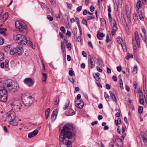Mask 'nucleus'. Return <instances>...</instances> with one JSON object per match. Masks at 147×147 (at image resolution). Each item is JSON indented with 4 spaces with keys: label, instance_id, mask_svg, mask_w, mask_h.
<instances>
[{
    "label": "nucleus",
    "instance_id": "1",
    "mask_svg": "<svg viewBox=\"0 0 147 147\" xmlns=\"http://www.w3.org/2000/svg\"><path fill=\"white\" fill-rule=\"evenodd\" d=\"M4 89L0 90V102H5L7 100V91L5 89L7 88L10 92L14 93L18 89V84L11 80H5L3 83Z\"/></svg>",
    "mask_w": 147,
    "mask_h": 147
},
{
    "label": "nucleus",
    "instance_id": "2",
    "mask_svg": "<svg viewBox=\"0 0 147 147\" xmlns=\"http://www.w3.org/2000/svg\"><path fill=\"white\" fill-rule=\"evenodd\" d=\"M75 130V128L72 125L67 124L63 127L59 136V141L66 145L65 147H72V142L69 139L73 137L74 135L72 131Z\"/></svg>",
    "mask_w": 147,
    "mask_h": 147
},
{
    "label": "nucleus",
    "instance_id": "3",
    "mask_svg": "<svg viewBox=\"0 0 147 147\" xmlns=\"http://www.w3.org/2000/svg\"><path fill=\"white\" fill-rule=\"evenodd\" d=\"M13 39L18 43L21 45L27 44L32 49H34L35 47L33 45L32 42L28 40L24 35L18 34L13 36Z\"/></svg>",
    "mask_w": 147,
    "mask_h": 147
},
{
    "label": "nucleus",
    "instance_id": "4",
    "mask_svg": "<svg viewBox=\"0 0 147 147\" xmlns=\"http://www.w3.org/2000/svg\"><path fill=\"white\" fill-rule=\"evenodd\" d=\"M10 105L12 108L16 111H19L22 106L21 101L17 98H13L11 100Z\"/></svg>",
    "mask_w": 147,
    "mask_h": 147
},
{
    "label": "nucleus",
    "instance_id": "5",
    "mask_svg": "<svg viewBox=\"0 0 147 147\" xmlns=\"http://www.w3.org/2000/svg\"><path fill=\"white\" fill-rule=\"evenodd\" d=\"M97 59L93 55H89L88 56V67L92 69L95 66V62Z\"/></svg>",
    "mask_w": 147,
    "mask_h": 147
},
{
    "label": "nucleus",
    "instance_id": "6",
    "mask_svg": "<svg viewBox=\"0 0 147 147\" xmlns=\"http://www.w3.org/2000/svg\"><path fill=\"white\" fill-rule=\"evenodd\" d=\"M15 25L16 28L19 29L20 31H22L24 29H27V27L25 24L19 21H16Z\"/></svg>",
    "mask_w": 147,
    "mask_h": 147
},
{
    "label": "nucleus",
    "instance_id": "7",
    "mask_svg": "<svg viewBox=\"0 0 147 147\" xmlns=\"http://www.w3.org/2000/svg\"><path fill=\"white\" fill-rule=\"evenodd\" d=\"M16 116V114L14 111H10L6 114V120L9 122L15 119Z\"/></svg>",
    "mask_w": 147,
    "mask_h": 147
},
{
    "label": "nucleus",
    "instance_id": "8",
    "mask_svg": "<svg viewBox=\"0 0 147 147\" xmlns=\"http://www.w3.org/2000/svg\"><path fill=\"white\" fill-rule=\"evenodd\" d=\"M32 98V96H30L28 97H26L23 101V103L26 106H28L31 102Z\"/></svg>",
    "mask_w": 147,
    "mask_h": 147
},
{
    "label": "nucleus",
    "instance_id": "9",
    "mask_svg": "<svg viewBox=\"0 0 147 147\" xmlns=\"http://www.w3.org/2000/svg\"><path fill=\"white\" fill-rule=\"evenodd\" d=\"M16 53L18 54L19 55L22 54L24 52V50L22 46H18L15 48Z\"/></svg>",
    "mask_w": 147,
    "mask_h": 147
},
{
    "label": "nucleus",
    "instance_id": "10",
    "mask_svg": "<svg viewBox=\"0 0 147 147\" xmlns=\"http://www.w3.org/2000/svg\"><path fill=\"white\" fill-rule=\"evenodd\" d=\"M24 82L29 87H31L33 85L32 80L30 78H26L24 80Z\"/></svg>",
    "mask_w": 147,
    "mask_h": 147
},
{
    "label": "nucleus",
    "instance_id": "11",
    "mask_svg": "<svg viewBox=\"0 0 147 147\" xmlns=\"http://www.w3.org/2000/svg\"><path fill=\"white\" fill-rule=\"evenodd\" d=\"M76 102L77 101L76 100L75 102L76 106L79 109H82L83 108L84 105V103L83 101L80 100L79 101V102L78 103H76Z\"/></svg>",
    "mask_w": 147,
    "mask_h": 147
},
{
    "label": "nucleus",
    "instance_id": "12",
    "mask_svg": "<svg viewBox=\"0 0 147 147\" xmlns=\"http://www.w3.org/2000/svg\"><path fill=\"white\" fill-rule=\"evenodd\" d=\"M38 130L37 129H35L32 132L29 133L28 134V138H31L36 136L38 134Z\"/></svg>",
    "mask_w": 147,
    "mask_h": 147
},
{
    "label": "nucleus",
    "instance_id": "13",
    "mask_svg": "<svg viewBox=\"0 0 147 147\" xmlns=\"http://www.w3.org/2000/svg\"><path fill=\"white\" fill-rule=\"evenodd\" d=\"M113 142H114L115 144L116 145V146H121L122 145V141L121 139L119 138H117L116 139L115 141H113Z\"/></svg>",
    "mask_w": 147,
    "mask_h": 147
},
{
    "label": "nucleus",
    "instance_id": "14",
    "mask_svg": "<svg viewBox=\"0 0 147 147\" xmlns=\"http://www.w3.org/2000/svg\"><path fill=\"white\" fill-rule=\"evenodd\" d=\"M135 40L137 41V45L138 46V47H139L140 44V40L138 32L137 31L135 32Z\"/></svg>",
    "mask_w": 147,
    "mask_h": 147
},
{
    "label": "nucleus",
    "instance_id": "15",
    "mask_svg": "<svg viewBox=\"0 0 147 147\" xmlns=\"http://www.w3.org/2000/svg\"><path fill=\"white\" fill-rule=\"evenodd\" d=\"M65 114L67 116H72L74 115L75 112L71 109H69L68 111L65 112Z\"/></svg>",
    "mask_w": 147,
    "mask_h": 147
},
{
    "label": "nucleus",
    "instance_id": "16",
    "mask_svg": "<svg viewBox=\"0 0 147 147\" xmlns=\"http://www.w3.org/2000/svg\"><path fill=\"white\" fill-rule=\"evenodd\" d=\"M8 17V14L7 13H5L4 15L0 16V20L2 21H4L5 20H6Z\"/></svg>",
    "mask_w": 147,
    "mask_h": 147
},
{
    "label": "nucleus",
    "instance_id": "17",
    "mask_svg": "<svg viewBox=\"0 0 147 147\" xmlns=\"http://www.w3.org/2000/svg\"><path fill=\"white\" fill-rule=\"evenodd\" d=\"M105 35L103 33H100L99 31H98L96 36L99 40H100L102 39V38L104 37Z\"/></svg>",
    "mask_w": 147,
    "mask_h": 147
},
{
    "label": "nucleus",
    "instance_id": "18",
    "mask_svg": "<svg viewBox=\"0 0 147 147\" xmlns=\"http://www.w3.org/2000/svg\"><path fill=\"white\" fill-rule=\"evenodd\" d=\"M9 122L11 125L14 126H17L18 125V122L16 121V119H14Z\"/></svg>",
    "mask_w": 147,
    "mask_h": 147
},
{
    "label": "nucleus",
    "instance_id": "19",
    "mask_svg": "<svg viewBox=\"0 0 147 147\" xmlns=\"http://www.w3.org/2000/svg\"><path fill=\"white\" fill-rule=\"evenodd\" d=\"M56 111V109L54 110L53 111V112H55ZM56 116L57 115L55 113H53L52 114L51 116V119L52 121H54L56 119Z\"/></svg>",
    "mask_w": 147,
    "mask_h": 147
},
{
    "label": "nucleus",
    "instance_id": "20",
    "mask_svg": "<svg viewBox=\"0 0 147 147\" xmlns=\"http://www.w3.org/2000/svg\"><path fill=\"white\" fill-rule=\"evenodd\" d=\"M69 99H67L66 103L64 105V107L63 108V109L65 110L69 107Z\"/></svg>",
    "mask_w": 147,
    "mask_h": 147
},
{
    "label": "nucleus",
    "instance_id": "21",
    "mask_svg": "<svg viewBox=\"0 0 147 147\" xmlns=\"http://www.w3.org/2000/svg\"><path fill=\"white\" fill-rule=\"evenodd\" d=\"M50 111V109L48 108L45 111V118L47 119L49 117V113Z\"/></svg>",
    "mask_w": 147,
    "mask_h": 147
},
{
    "label": "nucleus",
    "instance_id": "22",
    "mask_svg": "<svg viewBox=\"0 0 147 147\" xmlns=\"http://www.w3.org/2000/svg\"><path fill=\"white\" fill-rule=\"evenodd\" d=\"M112 23L113 24V26L112 30H115L116 31L117 30V28L116 26V22L115 20H113Z\"/></svg>",
    "mask_w": 147,
    "mask_h": 147
},
{
    "label": "nucleus",
    "instance_id": "23",
    "mask_svg": "<svg viewBox=\"0 0 147 147\" xmlns=\"http://www.w3.org/2000/svg\"><path fill=\"white\" fill-rule=\"evenodd\" d=\"M110 95L111 98L115 102H116L117 101V100L115 94H114L113 93H111L110 94Z\"/></svg>",
    "mask_w": 147,
    "mask_h": 147
},
{
    "label": "nucleus",
    "instance_id": "24",
    "mask_svg": "<svg viewBox=\"0 0 147 147\" xmlns=\"http://www.w3.org/2000/svg\"><path fill=\"white\" fill-rule=\"evenodd\" d=\"M6 29L5 28H0V34H5Z\"/></svg>",
    "mask_w": 147,
    "mask_h": 147
},
{
    "label": "nucleus",
    "instance_id": "25",
    "mask_svg": "<svg viewBox=\"0 0 147 147\" xmlns=\"http://www.w3.org/2000/svg\"><path fill=\"white\" fill-rule=\"evenodd\" d=\"M143 111V107L142 106H140L139 107L138 111V113L140 114H141L142 113Z\"/></svg>",
    "mask_w": 147,
    "mask_h": 147
},
{
    "label": "nucleus",
    "instance_id": "26",
    "mask_svg": "<svg viewBox=\"0 0 147 147\" xmlns=\"http://www.w3.org/2000/svg\"><path fill=\"white\" fill-rule=\"evenodd\" d=\"M138 13L139 14V16L140 19L141 20H142V21H144V18L142 15L141 12L140 11V12H138Z\"/></svg>",
    "mask_w": 147,
    "mask_h": 147
},
{
    "label": "nucleus",
    "instance_id": "27",
    "mask_svg": "<svg viewBox=\"0 0 147 147\" xmlns=\"http://www.w3.org/2000/svg\"><path fill=\"white\" fill-rule=\"evenodd\" d=\"M42 76H43L42 81L44 82H45L47 78V75L45 73H44L42 74Z\"/></svg>",
    "mask_w": 147,
    "mask_h": 147
},
{
    "label": "nucleus",
    "instance_id": "28",
    "mask_svg": "<svg viewBox=\"0 0 147 147\" xmlns=\"http://www.w3.org/2000/svg\"><path fill=\"white\" fill-rule=\"evenodd\" d=\"M140 135L141 136L142 138L146 137V134L144 132L141 131V132Z\"/></svg>",
    "mask_w": 147,
    "mask_h": 147
},
{
    "label": "nucleus",
    "instance_id": "29",
    "mask_svg": "<svg viewBox=\"0 0 147 147\" xmlns=\"http://www.w3.org/2000/svg\"><path fill=\"white\" fill-rule=\"evenodd\" d=\"M141 3L140 1H138L137 3L136 6L138 9L141 7Z\"/></svg>",
    "mask_w": 147,
    "mask_h": 147
},
{
    "label": "nucleus",
    "instance_id": "30",
    "mask_svg": "<svg viewBox=\"0 0 147 147\" xmlns=\"http://www.w3.org/2000/svg\"><path fill=\"white\" fill-rule=\"evenodd\" d=\"M77 32V29L76 28H74L73 29L72 32L74 35H76Z\"/></svg>",
    "mask_w": 147,
    "mask_h": 147
},
{
    "label": "nucleus",
    "instance_id": "31",
    "mask_svg": "<svg viewBox=\"0 0 147 147\" xmlns=\"http://www.w3.org/2000/svg\"><path fill=\"white\" fill-rule=\"evenodd\" d=\"M15 48L9 51L10 54L11 55H14L16 53V51H15Z\"/></svg>",
    "mask_w": 147,
    "mask_h": 147
},
{
    "label": "nucleus",
    "instance_id": "32",
    "mask_svg": "<svg viewBox=\"0 0 147 147\" xmlns=\"http://www.w3.org/2000/svg\"><path fill=\"white\" fill-rule=\"evenodd\" d=\"M141 29L142 31L144 34V36H145V35H146V29L144 28L143 26H142L141 27Z\"/></svg>",
    "mask_w": 147,
    "mask_h": 147
},
{
    "label": "nucleus",
    "instance_id": "33",
    "mask_svg": "<svg viewBox=\"0 0 147 147\" xmlns=\"http://www.w3.org/2000/svg\"><path fill=\"white\" fill-rule=\"evenodd\" d=\"M4 42V39L2 37L0 36V45H3Z\"/></svg>",
    "mask_w": 147,
    "mask_h": 147
},
{
    "label": "nucleus",
    "instance_id": "34",
    "mask_svg": "<svg viewBox=\"0 0 147 147\" xmlns=\"http://www.w3.org/2000/svg\"><path fill=\"white\" fill-rule=\"evenodd\" d=\"M4 55L1 53H0V62L2 61L4 59Z\"/></svg>",
    "mask_w": 147,
    "mask_h": 147
},
{
    "label": "nucleus",
    "instance_id": "35",
    "mask_svg": "<svg viewBox=\"0 0 147 147\" xmlns=\"http://www.w3.org/2000/svg\"><path fill=\"white\" fill-rule=\"evenodd\" d=\"M10 49L9 46H7L4 48V50L6 52H7Z\"/></svg>",
    "mask_w": 147,
    "mask_h": 147
},
{
    "label": "nucleus",
    "instance_id": "36",
    "mask_svg": "<svg viewBox=\"0 0 147 147\" xmlns=\"http://www.w3.org/2000/svg\"><path fill=\"white\" fill-rule=\"evenodd\" d=\"M95 18V16H88L87 17V20H91L94 19Z\"/></svg>",
    "mask_w": 147,
    "mask_h": 147
},
{
    "label": "nucleus",
    "instance_id": "37",
    "mask_svg": "<svg viewBox=\"0 0 147 147\" xmlns=\"http://www.w3.org/2000/svg\"><path fill=\"white\" fill-rule=\"evenodd\" d=\"M100 21L101 23L103 24L106 25V22L104 18H101L100 19Z\"/></svg>",
    "mask_w": 147,
    "mask_h": 147
},
{
    "label": "nucleus",
    "instance_id": "38",
    "mask_svg": "<svg viewBox=\"0 0 147 147\" xmlns=\"http://www.w3.org/2000/svg\"><path fill=\"white\" fill-rule=\"evenodd\" d=\"M133 55L131 54H130V53H128L127 56L126 57V59L128 60L129 59L133 57Z\"/></svg>",
    "mask_w": 147,
    "mask_h": 147
},
{
    "label": "nucleus",
    "instance_id": "39",
    "mask_svg": "<svg viewBox=\"0 0 147 147\" xmlns=\"http://www.w3.org/2000/svg\"><path fill=\"white\" fill-rule=\"evenodd\" d=\"M125 12H126V16H127V18L128 20L130 21V15L128 13V11L127 10H126Z\"/></svg>",
    "mask_w": 147,
    "mask_h": 147
},
{
    "label": "nucleus",
    "instance_id": "40",
    "mask_svg": "<svg viewBox=\"0 0 147 147\" xmlns=\"http://www.w3.org/2000/svg\"><path fill=\"white\" fill-rule=\"evenodd\" d=\"M137 71V66H135V67L134 68L133 71L132 73H134V74H135L136 73Z\"/></svg>",
    "mask_w": 147,
    "mask_h": 147
},
{
    "label": "nucleus",
    "instance_id": "41",
    "mask_svg": "<svg viewBox=\"0 0 147 147\" xmlns=\"http://www.w3.org/2000/svg\"><path fill=\"white\" fill-rule=\"evenodd\" d=\"M143 142H144V145L145 146H146L147 144V140L146 139V137L144 138H142Z\"/></svg>",
    "mask_w": 147,
    "mask_h": 147
},
{
    "label": "nucleus",
    "instance_id": "42",
    "mask_svg": "<svg viewBox=\"0 0 147 147\" xmlns=\"http://www.w3.org/2000/svg\"><path fill=\"white\" fill-rule=\"evenodd\" d=\"M97 144L98 146H100L101 147H105L102 144V143L100 141H98V142Z\"/></svg>",
    "mask_w": 147,
    "mask_h": 147
},
{
    "label": "nucleus",
    "instance_id": "43",
    "mask_svg": "<svg viewBox=\"0 0 147 147\" xmlns=\"http://www.w3.org/2000/svg\"><path fill=\"white\" fill-rule=\"evenodd\" d=\"M82 23L87 26V22L86 20L85 19H83L82 20Z\"/></svg>",
    "mask_w": 147,
    "mask_h": 147
},
{
    "label": "nucleus",
    "instance_id": "44",
    "mask_svg": "<svg viewBox=\"0 0 147 147\" xmlns=\"http://www.w3.org/2000/svg\"><path fill=\"white\" fill-rule=\"evenodd\" d=\"M139 102L141 104L143 105L144 103V99L142 98H140Z\"/></svg>",
    "mask_w": 147,
    "mask_h": 147
},
{
    "label": "nucleus",
    "instance_id": "45",
    "mask_svg": "<svg viewBox=\"0 0 147 147\" xmlns=\"http://www.w3.org/2000/svg\"><path fill=\"white\" fill-rule=\"evenodd\" d=\"M8 62L9 61L8 60H6L5 62V67L6 68H7L8 66Z\"/></svg>",
    "mask_w": 147,
    "mask_h": 147
},
{
    "label": "nucleus",
    "instance_id": "46",
    "mask_svg": "<svg viewBox=\"0 0 147 147\" xmlns=\"http://www.w3.org/2000/svg\"><path fill=\"white\" fill-rule=\"evenodd\" d=\"M117 41L119 43H121V41H122V40L120 37H117Z\"/></svg>",
    "mask_w": 147,
    "mask_h": 147
},
{
    "label": "nucleus",
    "instance_id": "47",
    "mask_svg": "<svg viewBox=\"0 0 147 147\" xmlns=\"http://www.w3.org/2000/svg\"><path fill=\"white\" fill-rule=\"evenodd\" d=\"M69 75L71 76L75 75L74 73V71L72 70H69Z\"/></svg>",
    "mask_w": 147,
    "mask_h": 147
},
{
    "label": "nucleus",
    "instance_id": "48",
    "mask_svg": "<svg viewBox=\"0 0 147 147\" xmlns=\"http://www.w3.org/2000/svg\"><path fill=\"white\" fill-rule=\"evenodd\" d=\"M59 102V99L58 98H56V100L55 101L54 104L55 105H57Z\"/></svg>",
    "mask_w": 147,
    "mask_h": 147
},
{
    "label": "nucleus",
    "instance_id": "49",
    "mask_svg": "<svg viewBox=\"0 0 147 147\" xmlns=\"http://www.w3.org/2000/svg\"><path fill=\"white\" fill-rule=\"evenodd\" d=\"M61 49H65V44L63 42H61Z\"/></svg>",
    "mask_w": 147,
    "mask_h": 147
},
{
    "label": "nucleus",
    "instance_id": "50",
    "mask_svg": "<svg viewBox=\"0 0 147 147\" xmlns=\"http://www.w3.org/2000/svg\"><path fill=\"white\" fill-rule=\"evenodd\" d=\"M67 47L69 50H70L71 49V45L70 43H69L67 45Z\"/></svg>",
    "mask_w": 147,
    "mask_h": 147
},
{
    "label": "nucleus",
    "instance_id": "51",
    "mask_svg": "<svg viewBox=\"0 0 147 147\" xmlns=\"http://www.w3.org/2000/svg\"><path fill=\"white\" fill-rule=\"evenodd\" d=\"M60 29L61 30L62 32L63 33H64L65 32V29L63 26H61L60 28Z\"/></svg>",
    "mask_w": 147,
    "mask_h": 147
},
{
    "label": "nucleus",
    "instance_id": "52",
    "mask_svg": "<svg viewBox=\"0 0 147 147\" xmlns=\"http://www.w3.org/2000/svg\"><path fill=\"white\" fill-rule=\"evenodd\" d=\"M119 84L120 85V87L121 88H123V81L121 79H120L119 80Z\"/></svg>",
    "mask_w": 147,
    "mask_h": 147
},
{
    "label": "nucleus",
    "instance_id": "53",
    "mask_svg": "<svg viewBox=\"0 0 147 147\" xmlns=\"http://www.w3.org/2000/svg\"><path fill=\"white\" fill-rule=\"evenodd\" d=\"M142 40L144 41L146 43H147V36L145 35V36H144V38L143 37L142 38Z\"/></svg>",
    "mask_w": 147,
    "mask_h": 147
},
{
    "label": "nucleus",
    "instance_id": "54",
    "mask_svg": "<svg viewBox=\"0 0 147 147\" xmlns=\"http://www.w3.org/2000/svg\"><path fill=\"white\" fill-rule=\"evenodd\" d=\"M133 18L135 20H137L138 19V16L136 14L134 15Z\"/></svg>",
    "mask_w": 147,
    "mask_h": 147
},
{
    "label": "nucleus",
    "instance_id": "55",
    "mask_svg": "<svg viewBox=\"0 0 147 147\" xmlns=\"http://www.w3.org/2000/svg\"><path fill=\"white\" fill-rule=\"evenodd\" d=\"M94 7L93 5H91L90 8V11L92 12L94 11Z\"/></svg>",
    "mask_w": 147,
    "mask_h": 147
},
{
    "label": "nucleus",
    "instance_id": "56",
    "mask_svg": "<svg viewBox=\"0 0 147 147\" xmlns=\"http://www.w3.org/2000/svg\"><path fill=\"white\" fill-rule=\"evenodd\" d=\"M108 17H109V19L110 20V22H111L112 23V21L113 20H112V17H111V15L110 13H108Z\"/></svg>",
    "mask_w": 147,
    "mask_h": 147
},
{
    "label": "nucleus",
    "instance_id": "57",
    "mask_svg": "<svg viewBox=\"0 0 147 147\" xmlns=\"http://www.w3.org/2000/svg\"><path fill=\"white\" fill-rule=\"evenodd\" d=\"M114 145L112 144V142H111L109 144V147H119V146H116L115 147H114Z\"/></svg>",
    "mask_w": 147,
    "mask_h": 147
},
{
    "label": "nucleus",
    "instance_id": "58",
    "mask_svg": "<svg viewBox=\"0 0 147 147\" xmlns=\"http://www.w3.org/2000/svg\"><path fill=\"white\" fill-rule=\"evenodd\" d=\"M47 18L50 21H52L53 20V18L50 15H48L47 16Z\"/></svg>",
    "mask_w": 147,
    "mask_h": 147
},
{
    "label": "nucleus",
    "instance_id": "59",
    "mask_svg": "<svg viewBox=\"0 0 147 147\" xmlns=\"http://www.w3.org/2000/svg\"><path fill=\"white\" fill-rule=\"evenodd\" d=\"M82 6H80L77 8V11L78 12H79L81 11V10L82 9Z\"/></svg>",
    "mask_w": 147,
    "mask_h": 147
},
{
    "label": "nucleus",
    "instance_id": "60",
    "mask_svg": "<svg viewBox=\"0 0 147 147\" xmlns=\"http://www.w3.org/2000/svg\"><path fill=\"white\" fill-rule=\"evenodd\" d=\"M70 82H71L72 84L74 83V81L73 78L72 77H70L68 78Z\"/></svg>",
    "mask_w": 147,
    "mask_h": 147
},
{
    "label": "nucleus",
    "instance_id": "61",
    "mask_svg": "<svg viewBox=\"0 0 147 147\" xmlns=\"http://www.w3.org/2000/svg\"><path fill=\"white\" fill-rule=\"evenodd\" d=\"M110 40L109 39V36L108 35H107L106 36V42L107 43H108L110 41Z\"/></svg>",
    "mask_w": 147,
    "mask_h": 147
},
{
    "label": "nucleus",
    "instance_id": "62",
    "mask_svg": "<svg viewBox=\"0 0 147 147\" xmlns=\"http://www.w3.org/2000/svg\"><path fill=\"white\" fill-rule=\"evenodd\" d=\"M107 72L108 74H110L111 73V69L110 68L107 67Z\"/></svg>",
    "mask_w": 147,
    "mask_h": 147
},
{
    "label": "nucleus",
    "instance_id": "63",
    "mask_svg": "<svg viewBox=\"0 0 147 147\" xmlns=\"http://www.w3.org/2000/svg\"><path fill=\"white\" fill-rule=\"evenodd\" d=\"M96 81H99L100 80V79L99 77V76H95L94 77Z\"/></svg>",
    "mask_w": 147,
    "mask_h": 147
},
{
    "label": "nucleus",
    "instance_id": "64",
    "mask_svg": "<svg viewBox=\"0 0 147 147\" xmlns=\"http://www.w3.org/2000/svg\"><path fill=\"white\" fill-rule=\"evenodd\" d=\"M132 43L133 45L137 44V41L136 40H135L133 38L132 40Z\"/></svg>",
    "mask_w": 147,
    "mask_h": 147
}]
</instances>
